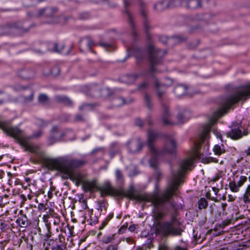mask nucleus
I'll use <instances>...</instances> for the list:
<instances>
[{
	"label": "nucleus",
	"instance_id": "obj_27",
	"mask_svg": "<svg viewBox=\"0 0 250 250\" xmlns=\"http://www.w3.org/2000/svg\"><path fill=\"white\" fill-rule=\"evenodd\" d=\"M191 116L189 111L184 109L180 111L177 115V119L179 122L184 123L187 122Z\"/></svg>",
	"mask_w": 250,
	"mask_h": 250
},
{
	"label": "nucleus",
	"instance_id": "obj_11",
	"mask_svg": "<svg viewBox=\"0 0 250 250\" xmlns=\"http://www.w3.org/2000/svg\"><path fill=\"white\" fill-rule=\"evenodd\" d=\"M145 143L143 142L139 138L133 139L128 141L126 146L129 152L134 154L139 153L142 149Z\"/></svg>",
	"mask_w": 250,
	"mask_h": 250
},
{
	"label": "nucleus",
	"instance_id": "obj_7",
	"mask_svg": "<svg viewBox=\"0 0 250 250\" xmlns=\"http://www.w3.org/2000/svg\"><path fill=\"white\" fill-rule=\"evenodd\" d=\"M58 11V9L57 7H45L40 9L39 11L35 14H31L30 12H28L27 15L30 17H43L45 18L50 19L48 22L55 23L57 22L58 21V17L57 16Z\"/></svg>",
	"mask_w": 250,
	"mask_h": 250
},
{
	"label": "nucleus",
	"instance_id": "obj_55",
	"mask_svg": "<svg viewBox=\"0 0 250 250\" xmlns=\"http://www.w3.org/2000/svg\"><path fill=\"white\" fill-rule=\"evenodd\" d=\"M56 188L54 186H52L50 188V190L48 191L47 193L48 197L49 199H51L53 196V191H54L55 190Z\"/></svg>",
	"mask_w": 250,
	"mask_h": 250
},
{
	"label": "nucleus",
	"instance_id": "obj_4",
	"mask_svg": "<svg viewBox=\"0 0 250 250\" xmlns=\"http://www.w3.org/2000/svg\"><path fill=\"white\" fill-rule=\"evenodd\" d=\"M183 231L180 224H175L168 221L158 223L155 228V234L164 237L180 236Z\"/></svg>",
	"mask_w": 250,
	"mask_h": 250
},
{
	"label": "nucleus",
	"instance_id": "obj_44",
	"mask_svg": "<svg viewBox=\"0 0 250 250\" xmlns=\"http://www.w3.org/2000/svg\"><path fill=\"white\" fill-rule=\"evenodd\" d=\"M120 243V241H118L117 242L113 244L108 245L105 250H118L119 245Z\"/></svg>",
	"mask_w": 250,
	"mask_h": 250
},
{
	"label": "nucleus",
	"instance_id": "obj_53",
	"mask_svg": "<svg viewBox=\"0 0 250 250\" xmlns=\"http://www.w3.org/2000/svg\"><path fill=\"white\" fill-rule=\"evenodd\" d=\"M213 132H214V135L216 136V137L217 138L221 140V142L223 143V140L222 135L221 133L216 130H214Z\"/></svg>",
	"mask_w": 250,
	"mask_h": 250
},
{
	"label": "nucleus",
	"instance_id": "obj_57",
	"mask_svg": "<svg viewBox=\"0 0 250 250\" xmlns=\"http://www.w3.org/2000/svg\"><path fill=\"white\" fill-rule=\"evenodd\" d=\"M195 147L197 153H200L201 144L200 143L196 142L194 143Z\"/></svg>",
	"mask_w": 250,
	"mask_h": 250
},
{
	"label": "nucleus",
	"instance_id": "obj_8",
	"mask_svg": "<svg viewBox=\"0 0 250 250\" xmlns=\"http://www.w3.org/2000/svg\"><path fill=\"white\" fill-rule=\"evenodd\" d=\"M229 127L231 128L230 130L229 131L224 132V134L233 140L240 139L243 136L248 135V132L245 131H242L240 129L241 122L239 123H238L237 122H232Z\"/></svg>",
	"mask_w": 250,
	"mask_h": 250
},
{
	"label": "nucleus",
	"instance_id": "obj_50",
	"mask_svg": "<svg viewBox=\"0 0 250 250\" xmlns=\"http://www.w3.org/2000/svg\"><path fill=\"white\" fill-rule=\"evenodd\" d=\"M79 17L82 20H86L90 17V15L88 12H83L80 14Z\"/></svg>",
	"mask_w": 250,
	"mask_h": 250
},
{
	"label": "nucleus",
	"instance_id": "obj_2",
	"mask_svg": "<svg viewBox=\"0 0 250 250\" xmlns=\"http://www.w3.org/2000/svg\"><path fill=\"white\" fill-rule=\"evenodd\" d=\"M148 62H149V69L148 70L150 76L155 79V87L157 95L161 101L163 106V114L162 120L163 123L165 125H172L171 122L169 120L170 112L168 111V107L165 105L163 102V98L166 93V89L163 87L165 86L164 84L160 83L158 80L155 77L154 73L156 69L155 66L161 64L163 62V57L167 54L166 50H161L156 48L153 45H149L147 48Z\"/></svg>",
	"mask_w": 250,
	"mask_h": 250
},
{
	"label": "nucleus",
	"instance_id": "obj_37",
	"mask_svg": "<svg viewBox=\"0 0 250 250\" xmlns=\"http://www.w3.org/2000/svg\"><path fill=\"white\" fill-rule=\"evenodd\" d=\"M47 245L51 247V250H59V248H60V246H59L58 245H56V239H49L48 240H47Z\"/></svg>",
	"mask_w": 250,
	"mask_h": 250
},
{
	"label": "nucleus",
	"instance_id": "obj_25",
	"mask_svg": "<svg viewBox=\"0 0 250 250\" xmlns=\"http://www.w3.org/2000/svg\"><path fill=\"white\" fill-rule=\"evenodd\" d=\"M212 122H209L203 126V130L200 137L202 141L209 139V132L212 127Z\"/></svg>",
	"mask_w": 250,
	"mask_h": 250
},
{
	"label": "nucleus",
	"instance_id": "obj_3",
	"mask_svg": "<svg viewBox=\"0 0 250 250\" xmlns=\"http://www.w3.org/2000/svg\"><path fill=\"white\" fill-rule=\"evenodd\" d=\"M10 122L8 121H0V128L7 135L17 139L18 143L24 148L25 151H28L32 153H37L39 151V147L37 146L29 144L23 137H19L22 131L16 126H10Z\"/></svg>",
	"mask_w": 250,
	"mask_h": 250
},
{
	"label": "nucleus",
	"instance_id": "obj_10",
	"mask_svg": "<svg viewBox=\"0 0 250 250\" xmlns=\"http://www.w3.org/2000/svg\"><path fill=\"white\" fill-rule=\"evenodd\" d=\"M56 160L55 159H48L46 160L45 162V165L47 168L49 170H57L59 171L62 174V178L65 179L69 178L70 180H73L74 174H73L72 171H70L67 172L66 171H64L62 170V169L61 166L59 164H54V161H55Z\"/></svg>",
	"mask_w": 250,
	"mask_h": 250
},
{
	"label": "nucleus",
	"instance_id": "obj_54",
	"mask_svg": "<svg viewBox=\"0 0 250 250\" xmlns=\"http://www.w3.org/2000/svg\"><path fill=\"white\" fill-rule=\"evenodd\" d=\"M139 174V171L137 170L136 168H133L132 170H131L129 176L131 177H134L136 176L137 174Z\"/></svg>",
	"mask_w": 250,
	"mask_h": 250
},
{
	"label": "nucleus",
	"instance_id": "obj_17",
	"mask_svg": "<svg viewBox=\"0 0 250 250\" xmlns=\"http://www.w3.org/2000/svg\"><path fill=\"white\" fill-rule=\"evenodd\" d=\"M127 50L135 57L138 64L142 63L145 58V53L143 50L136 46L128 48Z\"/></svg>",
	"mask_w": 250,
	"mask_h": 250
},
{
	"label": "nucleus",
	"instance_id": "obj_35",
	"mask_svg": "<svg viewBox=\"0 0 250 250\" xmlns=\"http://www.w3.org/2000/svg\"><path fill=\"white\" fill-rule=\"evenodd\" d=\"M116 234H109L104 235L102 239V242L105 244H107L112 243L115 239Z\"/></svg>",
	"mask_w": 250,
	"mask_h": 250
},
{
	"label": "nucleus",
	"instance_id": "obj_19",
	"mask_svg": "<svg viewBox=\"0 0 250 250\" xmlns=\"http://www.w3.org/2000/svg\"><path fill=\"white\" fill-rule=\"evenodd\" d=\"M124 6L125 8V13L127 16L128 22L131 28L132 36L135 38L137 36V33L135 30V25L133 21L132 16L129 11L127 10V7L130 5L129 0H124Z\"/></svg>",
	"mask_w": 250,
	"mask_h": 250
},
{
	"label": "nucleus",
	"instance_id": "obj_16",
	"mask_svg": "<svg viewBox=\"0 0 250 250\" xmlns=\"http://www.w3.org/2000/svg\"><path fill=\"white\" fill-rule=\"evenodd\" d=\"M159 40L164 44H167L170 42H173L174 43H179L185 42L187 40V38L182 35L173 36L170 38L160 36L159 37Z\"/></svg>",
	"mask_w": 250,
	"mask_h": 250
},
{
	"label": "nucleus",
	"instance_id": "obj_15",
	"mask_svg": "<svg viewBox=\"0 0 250 250\" xmlns=\"http://www.w3.org/2000/svg\"><path fill=\"white\" fill-rule=\"evenodd\" d=\"M64 135V133L60 131L57 125L54 126L51 129V135L48 138L49 144L52 145L55 142L61 141Z\"/></svg>",
	"mask_w": 250,
	"mask_h": 250
},
{
	"label": "nucleus",
	"instance_id": "obj_20",
	"mask_svg": "<svg viewBox=\"0 0 250 250\" xmlns=\"http://www.w3.org/2000/svg\"><path fill=\"white\" fill-rule=\"evenodd\" d=\"M171 2V0H161L154 5V9L158 12H161L167 8H173L176 5L172 4Z\"/></svg>",
	"mask_w": 250,
	"mask_h": 250
},
{
	"label": "nucleus",
	"instance_id": "obj_28",
	"mask_svg": "<svg viewBox=\"0 0 250 250\" xmlns=\"http://www.w3.org/2000/svg\"><path fill=\"white\" fill-rule=\"evenodd\" d=\"M56 240V245L60 246V248L57 250H66L67 243L65 242V238L62 235H59L58 238L55 239Z\"/></svg>",
	"mask_w": 250,
	"mask_h": 250
},
{
	"label": "nucleus",
	"instance_id": "obj_56",
	"mask_svg": "<svg viewBox=\"0 0 250 250\" xmlns=\"http://www.w3.org/2000/svg\"><path fill=\"white\" fill-rule=\"evenodd\" d=\"M99 205V208H98V210L100 209L102 211V208H104L105 210H106V207L104 201L100 202Z\"/></svg>",
	"mask_w": 250,
	"mask_h": 250
},
{
	"label": "nucleus",
	"instance_id": "obj_60",
	"mask_svg": "<svg viewBox=\"0 0 250 250\" xmlns=\"http://www.w3.org/2000/svg\"><path fill=\"white\" fill-rule=\"evenodd\" d=\"M103 150V147H97V148H94V149H93L91 152H90V154L91 155H94L95 154V153H96L97 152H99V151H102Z\"/></svg>",
	"mask_w": 250,
	"mask_h": 250
},
{
	"label": "nucleus",
	"instance_id": "obj_39",
	"mask_svg": "<svg viewBox=\"0 0 250 250\" xmlns=\"http://www.w3.org/2000/svg\"><path fill=\"white\" fill-rule=\"evenodd\" d=\"M222 146H224V145L223 144L221 145V146H220L219 145H216L214 146L213 150L216 155H220L222 154L225 152V149L221 147Z\"/></svg>",
	"mask_w": 250,
	"mask_h": 250
},
{
	"label": "nucleus",
	"instance_id": "obj_12",
	"mask_svg": "<svg viewBox=\"0 0 250 250\" xmlns=\"http://www.w3.org/2000/svg\"><path fill=\"white\" fill-rule=\"evenodd\" d=\"M159 136V133L154 130L150 128L147 130V145L149 148V151L153 154H157L158 150L154 146L153 143L156 139Z\"/></svg>",
	"mask_w": 250,
	"mask_h": 250
},
{
	"label": "nucleus",
	"instance_id": "obj_40",
	"mask_svg": "<svg viewBox=\"0 0 250 250\" xmlns=\"http://www.w3.org/2000/svg\"><path fill=\"white\" fill-rule=\"evenodd\" d=\"M72 122L73 123H79L85 122L84 116L82 114H76L74 117Z\"/></svg>",
	"mask_w": 250,
	"mask_h": 250
},
{
	"label": "nucleus",
	"instance_id": "obj_24",
	"mask_svg": "<svg viewBox=\"0 0 250 250\" xmlns=\"http://www.w3.org/2000/svg\"><path fill=\"white\" fill-rule=\"evenodd\" d=\"M22 212L23 211L22 210L20 211V214L18 215L16 222L19 224V225L21 227H27L30 225L31 222L28 219L27 216L22 214Z\"/></svg>",
	"mask_w": 250,
	"mask_h": 250
},
{
	"label": "nucleus",
	"instance_id": "obj_51",
	"mask_svg": "<svg viewBox=\"0 0 250 250\" xmlns=\"http://www.w3.org/2000/svg\"><path fill=\"white\" fill-rule=\"evenodd\" d=\"M34 97V93L32 92L29 96L24 97V100L25 102H31Z\"/></svg>",
	"mask_w": 250,
	"mask_h": 250
},
{
	"label": "nucleus",
	"instance_id": "obj_34",
	"mask_svg": "<svg viewBox=\"0 0 250 250\" xmlns=\"http://www.w3.org/2000/svg\"><path fill=\"white\" fill-rule=\"evenodd\" d=\"M115 101H119L118 106H122L125 104H129L134 101V99L132 98H129L125 99L123 97H118L115 100Z\"/></svg>",
	"mask_w": 250,
	"mask_h": 250
},
{
	"label": "nucleus",
	"instance_id": "obj_13",
	"mask_svg": "<svg viewBox=\"0 0 250 250\" xmlns=\"http://www.w3.org/2000/svg\"><path fill=\"white\" fill-rule=\"evenodd\" d=\"M247 177L245 176H241L239 177L236 176L232 181H230L229 183V188L232 192H237L239 188L242 187L244 184L247 181Z\"/></svg>",
	"mask_w": 250,
	"mask_h": 250
},
{
	"label": "nucleus",
	"instance_id": "obj_36",
	"mask_svg": "<svg viewBox=\"0 0 250 250\" xmlns=\"http://www.w3.org/2000/svg\"><path fill=\"white\" fill-rule=\"evenodd\" d=\"M145 104L148 110H151L152 109V104L151 97L148 94H145L144 96Z\"/></svg>",
	"mask_w": 250,
	"mask_h": 250
},
{
	"label": "nucleus",
	"instance_id": "obj_59",
	"mask_svg": "<svg viewBox=\"0 0 250 250\" xmlns=\"http://www.w3.org/2000/svg\"><path fill=\"white\" fill-rule=\"evenodd\" d=\"M135 125L139 127H142L143 126V122L140 119H136L135 120Z\"/></svg>",
	"mask_w": 250,
	"mask_h": 250
},
{
	"label": "nucleus",
	"instance_id": "obj_48",
	"mask_svg": "<svg viewBox=\"0 0 250 250\" xmlns=\"http://www.w3.org/2000/svg\"><path fill=\"white\" fill-rule=\"evenodd\" d=\"M46 226L47 227L48 232L45 235V238L44 239V241H47V240L49 239L51 236L50 225L48 224H46Z\"/></svg>",
	"mask_w": 250,
	"mask_h": 250
},
{
	"label": "nucleus",
	"instance_id": "obj_38",
	"mask_svg": "<svg viewBox=\"0 0 250 250\" xmlns=\"http://www.w3.org/2000/svg\"><path fill=\"white\" fill-rule=\"evenodd\" d=\"M208 202L205 198H201L198 201V207L199 209H205L207 208Z\"/></svg>",
	"mask_w": 250,
	"mask_h": 250
},
{
	"label": "nucleus",
	"instance_id": "obj_30",
	"mask_svg": "<svg viewBox=\"0 0 250 250\" xmlns=\"http://www.w3.org/2000/svg\"><path fill=\"white\" fill-rule=\"evenodd\" d=\"M96 187V182L94 181H85L83 183V188L85 192L92 191Z\"/></svg>",
	"mask_w": 250,
	"mask_h": 250
},
{
	"label": "nucleus",
	"instance_id": "obj_6",
	"mask_svg": "<svg viewBox=\"0 0 250 250\" xmlns=\"http://www.w3.org/2000/svg\"><path fill=\"white\" fill-rule=\"evenodd\" d=\"M55 159L56 161H54V164H59L62 170L67 172H73L75 168L81 167L85 164L83 160L68 159L66 157H59Z\"/></svg>",
	"mask_w": 250,
	"mask_h": 250
},
{
	"label": "nucleus",
	"instance_id": "obj_63",
	"mask_svg": "<svg viewBox=\"0 0 250 250\" xmlns=\"http://www.w3.org/2000/svg\"><path fill=\"white\" fill-rule=\"evenodd\" d=\"M200 236L199 237H198L197 234H194L193 239H194V240L195 241L196 243H201L203 241V239H201V240H200Z\"/></svg>",
	"mask_w": 250,
	"mask_h": 250
},
{
	"label": "nucleus",
	"instance_id": "obj_43",
	"mask_svg": "<svg viewBox=\"0 0 250 250\" xmlns=\"http://www.w3.org/2000/svg\"><path fill=\"white\" fill-rule=\"evenodd\" d=\"M113 213H110L103 221L101 226L99 227V229H103L108 224V222L113 217Z\"/></svg>",
	"mask_w": 250,
	"mask_h": 250
},
{
	"label": "nucleus",
	"instance_id": "obj_45",
	"mask_svg": "<svg viewBox=\"0 0 250 250\" xmlns=\"http://www.w3.org/2000/svg\"><path fill=\"white\" fill-rule=\"evenodd\" d=\"M76 180V185L77 186H79L81 184H82L83 186V183L85 182L83 180L80 174H78V175H74V177L73 180Z\"/></svg>",
	"mask_w": 250,
	"mask_h": 250
},
{
	"label": "nucleus",
	"instance_id": "obj_42",
	"mask_svg": "<svg viewBox=\"0 0 250 250\" xmlns=\"http://www.w3.org/2000/svg\"><path fill=\"white\" fill-rule=\"evenodd\" d=\"M35 124L38 127L44 128L47 126L48 122L42 119H37L36 120Z\"/></svg>",
	"mask_w": 250,
	"mask_h": 250
},
{
	"label": "nucleus",
	"instance_id": "obj_1",
	"mask_svg": "<svg viewBox=\"0 0 250 250\" xmlns=\"http://www.w3.org/2000/svg\"><path fill=\"white\" fill-rule=\"evenodd\" d=\"M192 165L190 160L183 161L177 171L171 170V175L169 177L167 187L163 193L159 195L157 193L153 194H142L137 191L133 185H130L126 190L122 188H114L110 183L106 182L100 188L102 194L119 197H126L138 201L151 202L155 209V215L158 219H162L169 213L168 204L173 209L171 213L170 221L174 223L177 221L176 213L178 205L172 198L176 194V191L181 182V177L182 174L188 169Z\"/></svg>",
	"mask_w": 250,
	"mask_h": 250
},
{
	"label": "nucleus",
	"instance_id": "obj_61",
	"mask_svg": "<svg viewBox=\"0 0 250 250\" xmlns=\"http://www.w3.org/2000/svg\"><path fill=\"white\" fill-rule=\"evenodd\" d=\"M89 96H94L95 91V86H91L89 88H88Z\"/></svg>",
	"mask_w": 250,
	"mask_h": 250
},
{
	"label": "nucleus",
	"instance_id": "obj_49",
	"mask_svg": "<svg viewBox=\"0 0 250 250\" xmlns=\"http://www.w3.org/2000/svg\"><path fill=\"white\" fill-rule=\"evenodd\" d=\"M42 132L41 130H39L37 132L33 133L32 136L31 137H28V139L32 138H38L42 136Z\"/></svg>",
	"mask_w": 250,
	"mask_h": 250
},
{
	"label": "nucleus",
	"instance_id": "obj_32",
	"mask_svg": "<svg viewBox=\"0 0 250 250\" xmlns=\"http://www.w3.org/2000/svg\"><path fill=\"white\" fill-rule=\"evenodd\" d=\"M31 73L32 72L29 70L22 69L18 72V75L23 79H30L32 77Z\"/></svg>",
	"mask_w": 250,
	"mask_h": 250
},
{
	"label": "nucleus",
	"instance_id": "obj_5",
	"mask_svg": "<svg viewBox=\"0 0 250 250\" xmlns=\"http://www.w3.org/2000/svg\"><path fill=\"white\" fill-rule=\"evenodd\" d=\"M177 152V142L172 137H167L165 141L163 148L158 151L157 154H153L150 160L151 167L157 168L158 167V158L165 155L175 157Z\"/></svg>",
	"mask_w": 250,
	"mask_h": 250
},
{
	"label": "nucleus",
	"instance_id": "obj_41",
	"mask_svg": "<svg viewBox=\"0 0 250 250\" xmlns=\"http://www.w3.org/2000/svg\"><path fill=\"white\" fill-rule=\"evenodd\" d=\"M243 198L245 203H250V185L247 187Z\"/></svg>",
	"mask_w": 250,
	"mask_h": 250
},
{
	"label": "nucleus",
	"instance_id": "obj_9",
	"mask_svg": "<svg viewBox=\"0 0 250 250\" xmlns=\"http://www.w3.org/2000/svg\"><path fill=\"white\" fill-rule=\"evenodd\" d=\"M139 5L140 6V14L143 21L145 31L147 35L148 41L150 42V35H149V31L151 29V27L149 25L147 7L146 4L141 0L139 1Z\"/></svg>",
	"mask_w": 250,
	"mask_h": 250
},
{
	"label": "nucleus",
	"instance_id": "obj_52",
	"mask_svg": "<svg viewBox=\"0 0 250 250\" xmlns=\"http://www.w3.org/2000/svg\"><path fill=\"white\" fill-rule=\"evenodd\" d=\"M7 197L6 195H5L4 197L0 196V208L3 207L7 203L6 201H4V198L6 199Z\"/></svg>",
	"mask_w": 250,
	"mask_h": 250
},
{
	"label": "nucleus",
	"instance_id": "obj_46",
	"mask_svg": "<svg viewBox=\"0 0 250 250\" xmlns=\"http://www.w3.org/2000/svg\"><path fill=\"white\" fill-rule=\"evenodd\" d=\"M23 5L25 7H29L34 5V0H22Z\"/></svg>",
	"mask_w": 250,
	"mask_h": 250
},
{
	"label": "nucleus",
	"instance_id": "obj_58",
	"mask_svg": "<svg viewBox=\"0 0 250 250\" xmlns=\"http://www.w3.org/2000/svg\"><path fill=\"white\" fill-rule=\"evenodd\" d=\"M99 45L105 48L112 47V45L111 44L107 43V42H101V43H100Z\"/></svg>",
	"mask_w": 250,
	"mask_h": 250
},
{
	"label": "nucleus",
	"instance_id": "obj_62",
	"mask_svg": "<svg viewBox=\"0 0 250 250\" xmlns=\"http://www.w3.org/2000/svg\"><path fill=\"white\" fill-rule=\"evenodd\" d=\"M128 76L129 78L132 79V80L133 81H134L139 77V74H129L128 75Z\"/></svg>",
	"mask_w": 250,
	"mask_h": 250
},
{
	"label": "nucleus",
	"instance_id": "obj_29",
	"mask_svg": "<svg viewBox=\"0 0 250 250\" xmlns=\"http://www.w3.org/2000/svg\"><path fill=\"white\" fill-rule=\"evenodd\" d=\"M84 39H85L87 41V46L88 49L92 52L94 53H95V52L94 50H92L91 47L93 45H94V42L92 38L89 36H86L85 38H82L79 41V48L81 51H83L82 49V45L81 44L82 42L83 41Z\"/></svg>",
	"mask_w": 250,
	"mask_h": 250
},
{
	"label": "nucleus",
	"instance_id": "obj_18",
	"mask_svg": "<svg viewBox=\"0 0 250 250\" xmlns=\"http://www.w3.org/2000/svg\"><path fill=\"white\" fill-rule=\"evenodd\" d=\"M20 28L18 23H7L0 26V36L8 35L12 33L15 29Z\"/></svg>",
	"mask_w": 250,
	"mask_h": 250
},
{
	"label": "nucleus",
	"instance_id": "obj_23",
	"mask_svg": "<svg viewBox=\"0 0 250 250\" xmlns=\"http://www.w3.org/2000/svg\"><path fill=\"white\" fill-rule=\"evenodd\" d=\"M121 146L117 142H112L109 147L108 154L111 158H113L115 155L121 152Z\"/></svg>",
	"mask_w": 250,
	"mask_h": 250
},
{
	"label": "nucleus",
	"instance_id": "obj_21",
	"mask_svg": "<svg viewBox=\"0 0 250 250\" xmlns=\"http://www.w3.org/2000/svg\"><path fill=\"white\" fill-rule=\"evenodd\" d=\"M54 100L55 103L64 106L72 107L73 104V101L65 95H56L54 97Z\"/></svg>",
	"mask_w": 250,
	"mask_h": 250
},
{
	"label": "nucleus",
	"instance_id": "obj_31",
	"mask_svg": "<svg viewBox=\"0 0 250 250\" xmlns=\"http://www.w3.org/2000/svg\"><path fill=\"white\" fill-rule=\"evenodd\" d=\"M115 174L116 180L118 184L120 187H122L124 185L125 182V178L122 171L119 169H117L115 170Z\"/></svg>",
	"mask_w": 250,
	"mask_h": 250
},
{
	"label": "nucleus",
	"instance_id": "obj_64",
	"mask_svg": "<svg viewBox=\"0 0 250 250\" xmlns=\"http://www.w3.org/2000/svg\"><path fill=\"white\" fill-rule=\"evenodd\" d=\"M147 85V83L146 82H144L138 85V89L142 90L145 88Z\"/></svg>",
	"mask_w": 250,
	"mask_h": 250
},
{
	"label": "nucleus",
	"instance_id": "obj_47",
	"mask_svg": "<svg viewBox=\"0 0 250 250\" xmlns=\"http://www.w3.org/2000/svg\"><path fill=\"white\" fill-rule=\"evenodd\" d=\"M58 45L59 44L57 43H54V51L58 53H61L64 47V45L62 44L60 48L58 47Z\"/></svg>",
	"mask_w": 250,
	"mask_h": 250
},
{
	"label": "nucleus",
	"instance_id": "obj_26",
	"mask_svg": "<svg viewBox=\"0 0 250 250\" xmlns=\"http://www.w3.org/2000/svg\"><path fill=\"white\" fill-rule=\"evenodd\" d=\"M188 87L184 84H178L174 89L173 92L177 97H180L187 94Z\"/></svg>",
	"mask_w": 250,
	"mask_h": 250
},
{
	"label": "nucleus",
	"instance_id": "obj_33",
	"mask_svg": "<svg viewBox=\"0 0 250 250\" xmlns=\"http://www.w3.org/2000/svg\"><path fill=\"white\" fill-rule=\"evenodd\" d=\"M49 98L45 94H40L38 97V102L44 105H48Z\"/></svg>",
	"mask_w": 250,
	"mask_h": 250
},
{
	"label": "nucleus",
	"instance_id": "obj_22",
	"mask_svg": "<svg viewBox=\"0 0 250 250\" xmlns=\"http://www.w3.org/2000/svg\"><path fill=\"white\" fill-rule=\"evenodd\" d=\"M184 2L185 7L191 10H196L202 7L201 0H185Z\"/></svg>",
	"mask_w": 250,
	"mask_h": 250
},
{
	"label": "nucleus",
	"instance_id": "obj_14",
	"mask_svg": "<svg viewBox=\"0 0 250 250\" xmlns=\"http://www.w3.org/2000/svg\"><path fill=\"white\" fill-rule=\"evenodd\" d=\"M226 207V203H222L219 206H216L215 204L210 205L209 212L214 217L215 221L220 220L221 216V210H224Z\"/></svg>",
	"mask_w": 250,
	"mask_h": 250
}]
</instances>
